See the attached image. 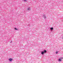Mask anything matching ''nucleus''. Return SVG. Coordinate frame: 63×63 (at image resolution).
<instances>
[{"label": "nucleus", "instance_id": "nucleus-1", "mask_svg": "<svg viewBox=\"0 0 63 63\" xmlns=\"http://www.w3.org/2000/svg\"><path fill=\"white\" fill-rule=\"evenodd\" d=\"M47 53V51L46 50H44V51H42L41 52V54H44V53Z\"/></svg>", "mask_w": 63, "mask_h": 63}, {"label": "nucleus", "instance_id": "nucleus-2", "mask_svg": "<svg viewBox=\"0 0 63 63\" xmlns=\"http://www.w3.org/2000/svg\"><path fill=\"white\" fill-rule=\"evenodd\" d=\"M63 58H61L60 59H59V60H58V61H59L60 62L61 61V59Z\"/></svg>", "mask_w": 63, "mask_h": 63}, {"label": "nucleus", "instance_id": "nucleus-3", "mask_svg": "<svg viewBox=\"0 0 63 63\" xmlns=\"http://www.w3.org/2000/svg\"><path fill=\"white\" fill-rule=\"evenodd\" d=\"M27 10L28 11L29 10H31V9H30V7H29L27 9Z\"/></svg>", "mask_w": 63, "mask_h": 63}, {"label": "nucleus", "instance_id": "nucleus-4", "mask_svg": "<svg viewBox=\"0 0 63 63\" xmlns=\"http://www.w3.org/2000/svg\"><path fill=\"white\" fill-rule=\"evenodd\" d=\"M13 60V59H9V60L10 61H12V60Z\"/></svg>", "mask_w": 63, "mask_h": 63}, {"label": "nucleus", "instance_id": "nucleus-5", "mask_svg": "<svg viewBox=\"0 0 63 63\" xmlns=\"http://www.w3.org/2000/svg\"><path fill=\"white\" fill-rule=\"evenodd\" d=\"M43 18H46V16H43Z\"/></svg>", "mask_w": 63, "mask_h": 63}, {"label": "nucleus", "instance_id": "nucleus-6", "mask_svg": "<svg viewBox=\"0 0 63 63\" xmlns=\"http://www.w3.org/2000/svg\"><path fill=\"white\" fill-rule=\"evenodd\" d=\"M50 29H51V30H52L53 29V28L52 27L51 28H50Z\"/></svg>", "mask_w": 63, "mask_h": 63}, {"label": "nucleus", "instance_id": "nucleus-7", "mask_svg": "<svg viewBox=\"0 0 63 63\" xmlns=\"http://www.w3.org/2000/svg\"><path fill=\"white\" fill-rule=\"evenodd\" d=\"M15 29L16 30H18V29H17L16 28H15Z\"/></svg>", "mask_w": 63, "mask_h": 63}, {"label": "nucleus", "instance_id": "nucleus-8", "mask_svg": "<svg viewBox=\"0 0 63 63\" xmlns=\"http://www.w3.org/2000/svg\"><path fill=\"white\" fill-rule=\"evenodd\" d=\"M23 1H24V2H25V1H26L27 0H23Z\"/></svg>", "mask_w": 63, "mask_h": 63}, {"label": "nucleus", "instance_id": "nucleus-9", "mask_svg": "<svg viewBox=\"0 0 63 63\" xmlns=\"http://www.w3.org/2000/svg\"><path fill=\"white\" fill-rule=\"evenodd\" d=\"M56 53H57V54L58 53V51H56Z\"/></svg>", "mask_w": 63, "mask_h": 63}, {"label": "nucleus", "instance_id": "nucleus-10", "mask_svg": "<svg viewBox=\"0 0 63 63\" xmlns=\"http://www.w3.org/2000/svg\"><path fill=\"white\" fill-rule=\"evenodd\" d=\"M12 43V42L11 41V42H10V43Z\"/></svg>", "mask_w": 63, "mask_h": 63}]
</instances>
